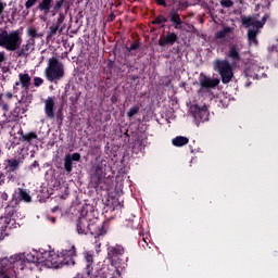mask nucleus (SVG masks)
Here are the masks:
<instances>
[{
  "label": "nucleus",
  "instance_id": "f257e3e1",
  "mask_svg": "<svg viewBox=\"0 0 278 278\" xmlns=\"http://www.w3.org/2000/svg\"><path fill=\"white\" fill-rule=\"evenodd\" d=\"M41 255V258L33 257L30 262L46 268H62L63 266H75L74 257L77 255V251L75 245H72L70 249L62 250L59 254L55 252H45Z\"/></svg>",
  "mask_w": 278,
  "mask_h": 278
},
{
  "label": "nucleus",
  "instance_id": "f03ea898",
  "mask_svg": "<svg viewBox=\"0 0 278 278\" xmlns=\"http://www.w3.org/2000/svg\"><path fill=\"white\" fill-rule=\"evenodd\" d=\"M23 45V38L21 37V31L13 30L8 33V30L0 31V47L5 49L7 51H16L17 58H27V52L34 51V47L36 46V41L27 40L26 45Z\"/></svg>",
  "mask_w": 278,
  "mask_h": 278
},
{
  "label": "nucleus",
  "instance_id": "7ed1b4c3",
  "mask_svg": "<svg viewBox=\"0 0 278 278\" xmlns=\"http://www.w3.org/2000/svg\"><path fill=\"white\" fill-rule=\"evenodd\" d=\"M188 8L186 3L184 2H178L177 8H172L170 11L168 12L167 17L164 16L163 14L154 17L152 21V25H162L164 23H172L174 26V29L182 30L184 29V20H181V14L179 12H184V9Z\"/></svg>",
  "mask_w": 278,
  "mask_h": 278
},
{
  "label": "nucleus",
  "instance_id": "20e7f679",
  "mask_svg": "<svg viewBox=\"0 0 278 278\" xmlns=\"http://www.w3.org/2000/svg\"><path fill=\"white\" fill-rule=\"evenodd\" d=\"M21 170V161L17 159H7L2 163V170L0 172V186L8 181H16L18 179V172Z\"/></svg>",
  "mask_w": 278,
  "mask_h": 278
},
{
  "label": "nucleus",
  "instance_id": "39448f33",
  "mask_svg": "<svg viewBox=\"0 0 278 278\" xmlns=\"http://www.w3.org/2000/svg\"><path fill=\"white\" fill-rule=\"evenodd\" d=\"M45 77L51 83L62 79L64 77V64L55 56L50 58L45 70Z\"/></svg>",
  "mask_w": 278,
  "mask_h": 278
},
{
  "label": "nucleus",
  "instance_id": "423d86ee",
  "mask_svg": "<svg viewBox=\"0 0 278 278\" xmlns=\"http://www.w3.org/2000/svg\"><path fill=\"white\" fill-rule=\"evenodd\" d=\"M105 170H108V165L105 163L100 162L92 166L91 168V184L96 190H104L105 189Z\"/></svg>",
  "mask_w": 278,
  "mask_h": 278
},
{
  "label": "nucleus",
  "instance_id": "0eeeda50",
  "mask_svg": "<svg viewBox=\"0 0 278 278\" xmlns=\"http://www.w3.org/2000/svg\"><path fill=\"white\" fill-rule=\"evenodd\" d=\"M213 68L218 73L223 84H229L233 79V70L229 61L217 59L213 62Z\"/></svg>",
  "mask_w": 278,
  "mask_h": 278
},
{
  "label": "nucleus",
  "instance_id": "6e6552de",
  "mask_svg": "<svg viewBox=\"0 0 278 278\" xmlns=\"http://www.w3.org/2000/svg\"><path fill=\"white\" fill-rule=\"evenodd\" d=\"M36 10L38 12H42V14H50L52 8H53V0H27L25 2V9L22 12V16L23 18H27V16H29V10H31V8H34V5H36Z\"/></svg>",
  "mask_w": 278,
  "mask_h": 278
},
{
  "label": "nucleus",
  "instance_id": "1a4fd4ad",
  "mask_svg": "<svg viewBox=\"0 0 278 278\" xmlns=\"http://www.w3.org/2000/svg\"><path fill=\"white\" fill-rule=\"evenodd\" d=\"M84 260H85V268L84 271L87 275V277L90 278H101V276L98 275L99 271L94 270L93 264H94V256L90 252H84Z\"/></svg>",
  "mask_w": 278,
  "mask_h": 278
},
{
  "label": "nucleus",
  "instance_id": "9d476101",
  "mask_svg": "<svg viewBox=\"0 0 278 278\" xmlns=\"http://www.w3.org/2000/svg\"><path fill=\"white\" fill-rule=\"evenodd\" d=\"M270 18V15L266 13L263 17L262 21L254 20L251 16H242L241 17V23L244 27H254L255 29H262L264 25H266V21Z\"/></svg>",
  "mask_w": 278,
  "mask_h": 278
},
{
  "label": "nucleus",
  "instance_id": "9b49d317",
  "mask_svg": "<svg viewBox=\"0 0 278 278\" xmlns=\"http://www.w3.org/2000/svg\"><path fill=\"white\" fill-rule=\"evenodd\" d=\"M199 83H200V90L199 92L203 90H210L214 89L220 84V79L218 78H211L207 75L201 73L199 77Z\"/></svg>",
  "mask_w": 278,
  "mask_h": 278
},
{
  "label": "nucleus",
  "instance_id": "f8f14e48",
  "mask_svg": "<svg viewBox=\"0 0 278 278\" xmlns=\"http://www.w3.org/2000/svg\"><path fill=\"white\" fill-rule=\"evenodd\" d=\"M88 233L99 238L105 233V223L99 222V219H89Z\"/></svg>",
  "mask_w": 278,
  "mask_h": 278
},
{
  "label": "nucleus",
  "instance_id": "ddd939ff",
  "mask_svg": "<svg viewBox=\"0 0 278 278\" xmlns=\"http://www.w3.org/2000/svg\"><path fill=\"white\" fill-rule=\"evenodd\" d=\"M18 227H21V225L16 223V219L5 217L4 225L0 227V240L10 236V231H12V229H18Z\"/></svg>",
  "mask_w": 278,
  "mask_h": 278
},
{
  "label": "nucleus",
  "instance_id": "4468645a",
  "mask_svg": "<svg viewBox=\"0 0 278 278\" xmlns=\"http://www.w3.org/2000/svg\"><path fill=\"white\" fill-rule=\"evenodd\" d=\"M179 40V36L176 33L167 31L166 35H162L159 39L160 47H173L175 42Z\"/></svg>",
  "mask_w": 278,
  "mask_h": 278
},
{
  "label": "nucleus",
  "instance_id": "2eb2a0df",
  "mask_svg": "<svg viewBox=\"0 0 278 278\" xmlns=\"http://www.w3.org/2000/svg\"><path fill=\"white\" fill-rule=\"evenodd\" d=\"M12 199L17 201V204L21 205V201L24 203H31V195L27 192V189L18 188L15 193H13Z\"/></svg>",
  "mask_w": 278,
  "mask_h": 278
},
{
  "label": "nucleus",
  "instance_id": "dca6fc26",
  "mask_svg": "<svg viewBox=\"0 0 278 278\" xmlns=\"http://www.w3.org/2000/svg\"><path fill=\"white\" fill-rule=\"evenodd\" d=\"M45 114L46 117H48L50 121H53V118H55V100H53L52 97H49L45 101Z\"/></svg>",
  "mask_w": 278,
  "mask_h": 278
},
{
  "label": "nucleus",
  "instance_id": "f3484780",
  "mask_svg": "<svg viewBox=\"0 0 278 278\" xmlns=\"http://www.w3.org/2000/svg\"><path fill=\"white\" fill-rule=\"evenodd\" d=\"M89 222L86 217L76 220V231L79 236H88Z\"/></svg>",
  "mask_w": 278,
  "mask_h": 278
},
{
  "label": "nucleus",
  "instance_id": "a211bd4d",
  "mask_svg": "<svg viewBox=\"0 0 278 278\" xmlns=\"http://www.w3.org/2000/svg\"><path fill=\"white\" fill-rule=\"evenodd\" d=\"M16 86H22L24 90H29V87L31 86V76L27 73L18 74V81L15 83L14 90H16Z\"/></svg>",
  "mask_w": 278,
  "mask_h": 278
},
{
  "label": "nucleus",
  "instance_id": "6ab92c4d",
  "mask_svg": "<svg viewBox=\"0 0 278 278\" xmlns=\"http://www.w3.org/2000/svg\"><path fill=\"white\" fill-rule=\"evenodd\" d=\"M16 212H18V201L12 199L4 208L5 218H12Z\"/></svg>",
  "mask_w": 278,
  "mask_h": 278
},
{
  "label": "nucleus",
  "instance_id": "aec40b11",
  "mask_svg": "<svg viewBox=\"0 0 278 278\" xmlns=\"http://www.w3.org/2000/svg\"><path fill=\"white\" fill-rule=\"evenodd\" d=\"M227 58L232 60V62L236 64L240 62V48H238V45H231L228 48Z\"/></svg>",
  "mask_w": 278,
  "mask_h": 278
},
{
  "label": "nucleus",
  "instance_id": "412c9836",
  "mask_svg": "<svg viewBox=\"0 0 278 278\" xmlns=\"http://www.w3.org/2000/svg\"><path fill=\"white\" fill-rule=\"evenodd\" d=\"M108 255L111 257V260L122 257V255H125V248H123V245L110 247Z\"/></svg>",
  "mask_w": 278,
  "mask_h": 278
},
{
  "label": "nucleus",
  "instance_id": "4be33fe9",
  "mask_svg": "<svg viewBox=\"0 0 278 278\" xmlns=\"http://www.w3.org/2000/svg\"><path fill=\"white\" fill-rule=\"evenodd\" d=\"M26 36L28 37V40H33V42H36V39L42 38L45 35L42 33H38V28L35 26H29L26 29Z\"/></svg>",
  "mask_w": 278,
  "mask_h": 278
},
{
  "label": "nucleus",
  "instance_id": "5701e85b",
  "mask_svg": "<svg viewBox=\"0 0 278 278\" xmlns=\"http://www.w3.org/2000/svg\"><path fill=\"white\" fill-rule=\"evenodd\" d=\"M62 31H64V27H61V29H59L51 25L47 33V42H53V40H55V36H58V34H62Z\"/></svg>",
  "mask_w": 278,
  "mask_h": 278
},
{
  "label": "nucleus",
  "instance_id": "b1692460",
  "mask_svg": "<svg viewBox=\"0 0 278 278\" xmlns=\"http://www.w3.org/2000/svg\"><path fill=\"white\" fill-rule=\"evenodd\" d=\"M257 34H260V28H250L248 30V40L250 45H257Z\"/></svg>",
  "mask_w": 278,
  "mask_h": 278
},
{
  "label": "nucleus",
  "instance_id": "393cba45",
  "mask_svg": "<svg viewBox=\"0 0 278 278\" xmlns=\"http://www.w3.org/2000/svg\"><path fill=\"white\" fill-rule=\"evenodd\" d=\"M65 1L66 0H56L54 4H52V9H50L51 16H56V14L60 15V12H63L62 5H64Z\"/></svg>",
  "mask_w": 278,
  "mask_h": 278
},
{
  "label": "nucleus",
  "instance_id": "a878e982",
  "mask_svg": "<svg viewBox=\"0 0 278 278\" xmlns=\"http://www.w3.org/2000/svg\"><path fill=\"white\" fill-rule=\"evenodd\" d=\"M190 142V139L188 137L184 136H177L172 140V143L174 147H186Z\"/></svg>",
  "mask_w": 278,
  "mask_h": 278
},
{
  "label": "nucleus",
  "instance_id": "bb28decb",
  "mask_svg": "<svg viewBox=\"0 0 278 278\" xmlns=\"http://www.w3.org/2000/svg\"><path fill=\"white\" fill-rule=\"evenodd\" d=\"M66 21V13L60 12L56 20H54L52 27H55L56 29H62V23Z\"/></svg>",
  "mask_w": 278,
  "mask_h": 278
},
{
  "label": "nucleus",
  "instance_id": "cd10ccee",
  "mask_svg": "<svg viewBox=\"0 0 278 278\" xmlns=\"http://www.w3.org/2000/svg\"><path fill=\"white\" fill-rule=\"evenodd\" d=\"M228 34H231V27L226 26V27H224V29L218 30V31L215 34V39H216V40H223V38H227V35H228Z\"/></svg>",
  "mask_w": 278,
  "mask_h": 278
},
{
  "label": "nucleus",
  "instance_id": "c85d7f7f",
  "mask_svg": "<svg viewBox=\"0 0 278 278\" xmlns=\"http://www.w3.org/2000/svg\"><path fill=\"white\" fill-rule=\"evenodd\" d=\"M64 170L67 174L73 173V161L71 160V154H66L64 157Z\"/></svg>",
  "mask_w": 278,
  "mask_h": 278
},
{
  "label": "nucleus",
  "instance_id": "c756f323",
  "mask_svg": "<svg viewBox=\"0 0 278 278\" xmlns=\"http://www.w3.org/2000/svg\"><path fill=\"white\" fill-rule=\"evenodd\" d=\"M21 135H22V142H31L33 140H38V135L34 131L28 132L26 135H23V131H22Z\"/></svg>",
  "mask_w": 278,
  "mask_h": 278
},
{
  "label": "nucleus",
  "instance_id": "7c9ffc66",
  "mask_svg": "<svg viewBox=\"0 0 278 278\" xmlns=\"http://www.w3.org/2000/svg\"><path fill=\"white\" fill-rule=\"evenodd\" d=\"M195 116L197 118H200L202 123H205V121H207V116H210V113H207V110L205 109H199Z\"/></svg>",
  "mask_w": 278,
  "mask_h": 278
},
{
  "label": "nucleus",
  "instance_id": "2f4dec72",
  "mask_svg": "<svg viewBox=\"0 0 278 278\" xmlns=\"http://www.w3.org/2000/svg\"><path fill=\"white\" fill-rule=\"evenodd\" d=\"M25 112H27V109H25V106H15L13 110V116H15V118H18L20 116H23Z\"/></svg>",
  "mask_w": 278,
  "mask_h": 278
},
{
  "label": "nucleus",
  "instance_id": "473e14b6",
  "mask_svg": "<svg viewBox=\"0 0 278 278\" xmlns=\"http://www.w3.org/2000/svg\"><path fill=\"white\" fill-rule=\"evenodd\" d=\"M138 112H140L139 105L131 106L127 112V118H134V116H136V114H138Z\"/></svg>",
  "mask_w": 278,
  "mask_h": 278
},
{
  "label": "nucleus",
  "instance_id": "72a5a7b5",
  "mask_svg": "<svg viewBox=\"0 0 278 278\" xmlns=\"http://www.w3.org/2000/svg\"><path fill=\"white\" fill-rule=\"evenodd\" d=\"M139 236L140 238H142L138 242L139 247H142V249H151V247H149V242L147 241V238H144V233H142V231H139Z\"/></svg>",
  "mask_w": 278,
  "mask_h": 278
},
{
  "label": "nucleus",
  "instance_id": "f704fd0d",
  "mask_svg": "<svg viewBox=\"0 0 278 278\" xmlns=\"http://www.w3.org/2000/svg\"><path fill=\"white\" fill-rule=\"evenodd\" d=\"M5 268H12L8 257H4L0 261V270H5Z\"/></svg>",
  "mask_w": 278,
  "mask_h": 278
},
{
  "label": "nucleus",
  "instance_id": "c9c22d12",
  "mask_svg": "<svg viewBox=\"0 0 278 278\" xmlns=\"http://www.w3.org/2000/svg\"><path fill=\"white\" fill-rule=\"evenodd\" d=\"M127 51L131 52V51H137V49H140V40H135L130 47L126 48Z\"/></svg>",
  "mask_w": 278,
  "mask_h": 278
},
{
  "label": "nucleus",
  "instance_id": "e433bc0d",
  "mask_svg": "<svg viewBox=\"0 0 278 278\" xmlns=\"http://www.w3.org/2000/svg\"><path fill=\"white\" fill-rule=\"evenodd\" d=\"M8 260H9L10 265L14 266V264L21 262V255L15 254V255L8 257Z\"/></svg>",
  "mask_w": 278,
  "mask_h": 278
},
{
  "label": "nucleus",
  "instance_id": "4c0bfd02",
  "mask_svg": "<svg viewBox=\"0 0 278 278\" xmlns=\"http://www.w3.org/2000/svg\"><path fill=\"white\" fill-rule=\"evenodd\" d=\"M45 84V79L40 78V77H35L34 78V86L35 88H40L41 85Z\"/></svg>",
  "mask_w": 278,
  "mask_h": 278
},
{
  "label": "nucleus",
  "instance_id": "58836bf2",
  "mask_svg": "<svg viewBox=\"0 0 278 278\" xmlns=\"http://www.w3.org/2000/svg\"><path fill=\"white\" fill-rule=\"evenodd\" d=\"M70 160H71L72 162H80V160H81V154H79V153H77V152L73 153L72 155L70 154Z\"/></svg>",
  "mask_w": 278,
  "mask_h": 278
},
{
  "label": "nucleus",
  "instance_id": "ea45409f",
  "mask_svg": "<svg viewBox=\"0 0 278 278\" xmlns=\"http://www.w3.org/2000/svg\"><path fill=\"white\" fill-rule=\"evenodd\" d=\"M222 8H232L233 2L231 0H220Z\"/></svg>",
  "mask_w": 278,
  "mask_h": 278
},
{
  "label": "nucleus",
  "instance_id": "a19ab883",
  "mask_svg": "<svg viewBox=\"0 0 278 278\" xmlns=\"http://www.w3.org/2000/svg\"><path fill=\"white\" fill-rule=\"evenodd\" d=\"M126 227H130V229H138V227H140V224L135 225V222L129 219L126 220Z\"/></svg>",
  "mask_w": 278,
  "mask_h": 278
},
{
  "label": "nucleus",
  "instance_id": "79ce46f5",
  "mask_svg": "<svg viewBox=\"0 0 278 278\" xmlns=\"http://www.w3.org/2000/svg\"><path fill=\"white\" fill-rule=\"evenodd\" d=\"M268 51H269L270 55H276V58L278 59V49L276 46L268 47Z\"/></svg>",
  "mask_w": 278,
  "mask_h": 278
},
{
  "label": "nucleus",
  "instance_id": "37998d69",
  "mask_svg": "<svg viewBox=\"0 0 278 278\" xmlns=\"http://www.w3.org/2000/svg\"><path fill=\"white\" fill-rule=\"evenodd\" d=\"M7 7H8V4L0 0V16H3V12Z\"/></svg>",
  "mask_w": 278,
  "mask_h": 278
},
{
  "label": "nucleus",
  "instance_id": "c03bdc74",
  "mask_svg": "<svg viewBox=\"0 0 278 278\" xmlns=\"http://www.w3.org/2000/svg\"><path fill=\"white\" fill-rule=\"evenodd\" d=\"M157 5H161L162 8H167L168 4L166 3V0H154Z\"/></svg>",
  "mask_w": 278,
  "mask_h": 278
},
{
  "label": "nucleus",
  "instance_id": "a18cd8bd",
  "mask_svg": "<svg viewBox=\"0 0 278 278\" xmlns=\"http://www.w3.org/2000/svg\"><path fill=\"white\" fill-rule=\"evenodd\" d=\"M108 23H113V21H116V15L114 13H111L108 18H106Z\"/></svg>",
  "mask_w": 278,
  "mask_h": 278
},
{
  "label": "nucleus",
  "instance_id": "49530a36",
  "mask_svg": "<svg viewBox=\"0 0 278 278\" xmlns=\"http://www.w3.org/2000/svg\"><path fill=\"white\" fill-rule=\"evenodd\" d=\"M101 151V148L99 146H94L91 149V155H94L96 153H99Z\"/></svg>",
  "mask_w": 278,
  "mask_h": 278
},
{
  "label": "nucleus",
  "instance_id": "de8ad7c7",
  "mask_svg": "<svg viewBox=\"0 0 278 278\" xmlns=\"http://www.w3.org/2000/svg\"><path fill=\"white\" fill-rule=\"evenodd\" d=\"M5 60V52H0V68H1V64H3V61Z\"/></svg>",
  "mask_w": 278,
  "mask_h": 278
},
{
  "label": "nucleus",
  "instance_id": "09e8293b",
  "mask_svg": "<svg viewBox=\"0 0 278 278\" xmlns=\"http://www.w3.org/2000/svg\"><path fill=\"white\" fill-rule=\"evenodd\" d=\"M0 277L1 278H10V276L8 274H5V270L0 269Z\"/></svg>",
  "mask_w": 278,
  "mask_h": 278
},
{
  "label": "nucleus",
  "instance_id": "8fccbe9b",
  "mask_svg": "<svg viewBox=\"0 0 278 278\" xmlns=\"http://www.w3.org/2000/svg\"><path fill=\"white\" fill-rule=\"evenodd\" d=\"M0 197H1L2 201H8V199H9L8 192H2Z\"/></svg>",
  "mask_w": 278,
  "mask_h": 278
},
{
  "label": "nucleus",
  "instance_id": "3c124183",
  "mask_svg": "<svg viewBox=\"0 0 278 278\" xmlns=\"http://www.w3.org/2000/svg\"><path fill=\"white\" fill-rule=\"evenodd\" d=\"M2 73L5 74V73H9L10 72V67L9 66H3L1 68Z\"/></svg>",
  "mask_w": 278,
  "mask_h": 278
},
{
  "label": "nucleus",
  "instance_id": "603ef678",
  "mask_svg": "<svg viewBox=\"0 0 278 278\" xmlns=\"http://www.w3.org/2000/svg\"><path fill=\"white\" fill-rule=\"evenodd\" d=\"M31 166L33 168H38L40 166V163H38V161H34Z\"/></svg>",
  "mask_w": 278,
  "mask_h": 278
},
{
  "label": "nucleus",
  "instance_id": "864d4df0",
  "mask_svg": "<svg viewBox=\"0 0 278 278\" xmlns=\"http://www.w3.org/2000/svg\"><path fill=\"white\" fill-rule=\"evenodd\" d=\"M5 97H7V99H12L13 94H12V92H8V93L5 94Z\"/></svg>",
  "mask_w": 278,
  "mask_h": 278
},
{
  "label": "nucleus",
  "instance_id": "5fc2aeb1",
  "mask_svg": "<svg viewBox=\"0 0 278 278\" xmlns=\"http://www.w3.org/2000/svg\"><path fill=\"white\" fill-rule=\"evenodd\" d=\"M244 73H245V77H249V70H245Z\"/></svg>",
  "mask_w": 278,
  "mask_h": 278
},
{
  "label": "nucleus",
  "instance_id": "6e6d98bb",
  "mask_svg": "<svg viewBox=\"0 0 278 278\" xmlns=\"http://www.w3.org/2000/svg\"><path fill=\"white\" fill-rule=\"evenodd\" d=\"M56 208H58V206H56V207H54V208L52 210V212H55V211H56Z\"/></svg>",
  "mask_w": 278,
  "mask_h": 278
},
{
  "label": "nucleus",
  "instance_id": "4d7b16f0",
  "mask_svg": "<svg viewBox=\"0 0 278 278\" xmlns=\"http://www.w3.org/2000/svg\"><path fill=\"white\" fill-rule=\"evenodd\" d=\"M70 101H73V98H70Z\"/></svg>",
  "mask_w": 278,
  "mask_h": 278
},
{
  "label": "nucleus",
  "instance_id": "13d9d810",
  "mask_svg": "<svg viewBox=\"0 0 278 278\" xmlns=\"http://www.w3.org/2000/svg\"><path fill=\"white\" fill-rule=\"evenodd\" d=\"M12 16H14V12L12 13Z\"/></svg>",
  "mask_w": 278,
  "mask_h": 278
},
{
  "label": "nucleus",
  "instance_id": "bf43d9fd",
  "mask_svg": "<svg viewBox=\"0 0 278 278\" xmlns=\"http://www.w3.org/2000/svg\"><path fill=\"white\" fill-rule=\"evenodd\" d=\"M0 155H1V150H0Z\"/></svg>",
  "mask_w": 278,
  "mask_h": 278
}]
</instances>
